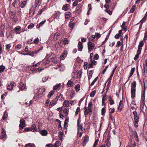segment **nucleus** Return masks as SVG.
<instances>
[{
  "label": "nucleus",
  "instance_id": "nucleus-1",
  "mask_svg": "<svg viewBox=\"0 0 147 147\" xmlns=\"http://www.w3.org/2000/svg\"><path fill=\"white\" fill-rule=\"evenodd\" d=\"M45 91V89L42 87L36 89L35 90V93L38 98H40L45 94L44 92Z\"/></svg>",
  "mask_w": 147,
  "mask_h": 147
},
{
  "label": "nucleus",
  "instance_id": "nucleus-2",
  "mask_svg": "<svg viewBox=\"0 0 147 147\" xmlns=\"http://www.w3.org/2000/svg\"><path fill=\"white\" fill-rule=\"evenodd\" d=\"M59 35V34L58 32H56L53 35H51L48 40L47 42L53 43L55 42L58 40V37Z\"/></svg>",
  "mask_w": 147,
  "mask_h": 147
},
{
  "label": "nucleus",
  "instance_id": "nucleus-3",
  "mask_svg": "<svg viewBox=\"0 0 147 147\" xmlns=\"http://www.w3.org/2000/svg\"><path fill=\"white\" fill-rule=\"evenodd\" d=\"M136 82L134 81L131 83V97L132 98H134L135 97L136 94Z\"/></svg>",
  "mask_w": 147,
  "mask_h": 147
},
{
  "label": "nucleus",
  "instance_id": "nucleus-4",
  "mask_svg": "<svg viewBox=\"0 0 147 147\" xmlns=\"http://www.w3.org/2000/svg\"><path fill=\"white\" fill-rule=\"evenodd\" d=\"M62 95L60 94L59 96H57L54 99L52 100L50 102L49 105V107L51 108L53 106L56 104L58 101V98H60V96L62 97Z\"/></svg>",
  "mask_w": 147,
  "mask_h": 147
},
{
  "label": "nucleus",
  "instance_id": "nucleus-5",
  "mask_svg": "<svg viewBox=\"0 0 147 147\" xmlns=\"http://www.w3.org/2000/svg\"><path fill=\"white\" fill-rule=\"evenodd\" d=\"M84 109V113L85 115L91 114L92 111L91 108L85 107Z\"/></svg>",
  "mask_w": 147,
  "mask_h": 147
},
{
  "label": "nucleus",
  "instance_id": "nucleus-6",
  "mask_svg": "<svg viewBox=\"0 0 147 147\" xmlns=\"http://www.w3.org/2000/svg\"><path fill=\"white\" fill-rule=\"evenodd\" d=\"M88 48L89 52L92 50L94 48V44L91 41H89L88 44Z\"/></svg>",
  "mask_w": 147,
  "mask_h": 147
},
{
  "label": "nucleus",
  "instance_id": "nucleus-7",
  "mask_svg": "<svg viewBox=\"0 0 147 147\" xmlns=\"http://www.w3.org/2000/svg\"><path fill=\"white\" fill-rule=\"evenodd\" d=\"M20 124L19 126V129H22L25 126V120L22 119L20 121Z\"/></svg>",
  "mask_w": 147,
  "mask_h": 147
},
{
  "label": "nucleus",
  "instance_id": "nucleus-8",
  "mask_svg": "<svg viewBox=\"0 0 147 147\" xmlns=\"http://www.w3.org/2000/svg\"><path fill=\"white\" fill-rule=\"evenodd\" d=\"M5 28V26L3 25H2L0 28V34L2 37L4 36Z\"/></svg>",
  "mask_w": 147,
  "mask_h": 147
},
{
  "label": "nucleus",
  "instance_id": "nucleus-9",
  "mask_svg": "<svg viewBox=\"0 0 147 147\" xmlns=\"http://www.w3.org/2000/svg\"><path fill=\"white\" fill-rule=\"evenodd\" d=\"M21 28L19 26H17L14 29V30L16 34H20V32H19L21 31Z\"/></svg>",
  "mask_w": 147,
  "mask_h": 147
},
{
  "label": "nucleus",
  "instance_id": "nucleus-10",
  "mask_svg": "<svg viewBox=\"0 0 147 147\" xmlns=\"http://www.w3.org/2000/svg\"><path fill=\"white\" fill-rule=\"evenodd\" d=\"M40 133L43 136H46L48 134L47 131L45 129L41 130Z\"/></svg>",
  "mask_w": 147,
  "mask_h": 147
},
{
  "label": "nucleus",
  "instance_id": "nucleus-11",
  "mask_svg": "<svg viewBox=\"0 0 147 147\" xmlns=\"http://www.w3.org/2000/svg\"><path fill=\"white\" fill-rule=\"evenodd\" d=\"M20 5V2L18 1L15 0L12 4L13 6L16 7H18Z\"/></svg>",
  "mask_w": 147,
  "mask_h": 147
},
{
  "label": "nucleus",
  "instance_id": "nucleus-12",
  "mask_svg": "<svg viewBox=\"0 0 147 147\" xmlns=\"http://www.w3.org/2000/svg\"><path fill=\"white\" fill-rule=\"evenodd\" d=\"M88 139H89V137L88 136H85L83 143H82L83 145L84 146H85L86 145V143L88 142Z\"/></svg>",
  "mask_w": 147,
  "mask_h": 147
},
{
  "label": "nucleus",
  "instance_id": "nucleus-13",
  "mask_svg": "<svg viewBox=\"0 0 147 147\" xmlns=\"http://www.w3.org/2000/svg\"><path fill=\"white\" fill-rule=\"evenodd\" d=\"M40 50L41 49H38L36 51H34V52H30L28 53V55H29L32 56H34L35 54H37Z\"/></svg>",
  "mask_w": 147,
  "mask_h": 147
},
{
  "label": "nucleus",
  "instance_id": "nucleus-14",
  "mask_svg": "<svg viewBox=\"0 0 147 147\" xmlns=\"http://www.w3.org/2000/svg\"><path fill=\"white\" fill-rule=\"evenodd\" d=\"M74 77L75 78H81V74L79 71L76 72V73L75 72Z\"/></svg>",
  "mask_w": 147,
  "mask_h": 147
},
{
  "label": "nucleus",
  "instance_id": "nucleus-15",
  "mask_svg": "<svg viewBox=\"0 0 147 147\" xmlns=\"http://www.w3.org/2000/svg\"><path fill=\"white\" fill-rule=\"evenodd\" d=\"M15 83L13 82H11L8 85L7 89L10 90L12 89L13 86H14Z\"/></svg>",
  "mask_w": 147,
  "mask_h": 147
},
{
  "label": "nucleus",
  "instance_id": "nucleus-16",
  "mask_svg": "<svg viewBox=\"0 0 147 147\" xmlns=\"http://www.w3.org/2000/svg\"><path fill=\"white\" fill-rule=\"evenodd\" d=\"M67 55V51H65L60 56V58L61 59L63 60L65 59Z\"/></svg>",
  "mask_w": 147,
  "mask_h": 147
},
{
  "label": "nucleus",
  "instance_id": "nucleus-17",
  "mask_svg": "<svg viewBox=\"0 0 147 147\" xmlns=\"http://www.w3.org/2000/svg\"><path fill=\"white\" fill-rule=\"evenodd\" d=\"M70 104V102L68 100H65L63 103V105L65 107H69Z\"/></svg>",
  "mask_w": 147,
  "mask_h": 147
},
{
  "label": "nucleus",
  "instance_id": "nucleus-18",
  "mask_svg": "<svg viewBox=\"0 0 147 147\" xmlns=\"http://www.w3.org/2000/svg\"><path fill=\"white\" fill-rule=\"evenodd\" d=\"M19 88L20 89L23 90L26 89L25 85L22 82H21L20 84Z\"/></svg>",
  "mask_w": 147,
  "mask_h": 147
},
{
  "label": "nucleus",
  "instance_id": "nucleus-19",
  "mask_svg": "<svg viewBox=\"0 0 147 147\" xmlns=\"http://www.w3.org/2000/svg\"><path fill=\"white\" fill-rule=\"evenodd\" d=\"M78 49L79 51H81L83 48V45L82 43L81 42H79L78 44Z\"/></svg>",
  "mask_w": 147,
  "mask_h": 147
},
{
  "label": "nucleus",
  "instance_id": "nucleus-20",
  "mask_svg": "<svg viewBox=\"0 0 147 147\" xmlns=\"http://www.w3.org/2000/svg\"><path fill=\"white\" fill-rule=\"evenodd\" d=\"M145 89H144L143 92L142 93V102L143 103L144 102V101L145 100Z\"/></svg>",
  "mask_w": 147,
  "mask_h": 147
},
{
  "label": "nucleus",
  "instance_id": "nucleus-21",
  "mask_svg": "<svg viewBox=\"0 0 147 147\" xmlns=\"http://www.w3.org/2000/svg\"><path fill=\"white\" fill-rule=\"evenodd\" d=\"M147 13V12L146 13V14ZM146 15H145V16L144 17V18L142 19L140 21V22H141V24H140V26L139 27V30H140L141 28L142 27V24L146 20Z\"/></svg>",
  "mask_w": 147,
  "mask_h": 147
},
{
  "label": "nucleus",
  "instance_id": "nucleus-22",
  "mask_svg": "<svg viewBox=\"0 0 147 147\" xmlns=\"http://www.w3.org/2000/svg\"><path fill=\"white\" fill-rule=\"evenodd\" d=\"M31 129V131L33 132L37 131L36 126L35 124H33L32 125Z\"/></svg>",
  "mask_w": 147,
  "mask_h": 147
},
{
  "label": "nucleus",
  "instance_id": "nucleus-23",
  "mask_svg": "<svg viewBox=\"0 0 147 147\" xmlns=\"http://www.w3.org/2000/svg\"><path fill=\"white\" fill-rule=\"evenodd\" d=\"M69 111V110L66 108L64 109L63 111V113L65 114V116H66V117H67V116L68 114Z\"/></svg>",
  "mask_w": 147,
  "mask_h": 147
},
{
  "label": "nucleus",
  "instance_id": "nucleus-24",
  "mask_svg": "<svg viewBox=\"0 0 147 147\" xmlns=\"http://www.w3.org/2000/svg\"><path fill=\"white\" fill-rule=\"evenodd\" d=\"M123 106V102L122 101H120L119 102V106L118 107V109L121 111L122 108Z\"/></svg>",
  "mask_w": 147,
  "mask_h": 147
},
{
  "label": "nucleus",
  "instance_id": "nucleus-25",
  "mask_svg": "<svg viewBox=\"0 0 147 147\" xmlns=\"http://www.w3.org/2000/svg\"><path fill=\"white\" fill-rule=\"evenodd\" d=\"M74 84L73 82H72L70 80H69L68 81L67 84L68 87H71L73 86Z\"/></svg>",
  "mask_w": 147,
  "mask_h": 147
},
{
  "label": "nucleus",
  "instance_id": "nucleus-26",
  "mask_svg": "<svg viewBox=\"0 0 147 147\" xmlns=\"http://www.w3.org/2000/svg\"><path fill=\"white\" fill-rule=\"evenodd\" d=\"M42 0H35V5L36 7L37 5H40L41 3Z\"/></svg>",
  "mask_w": 147,
  "mask_h": 147
},
{
  "label": "nucleus",
  "instance_id": "nucleus-27",
  "mask_svg": "<svg viewBox=\"0 0 147 147\" xmlns=\"http://www.w3.org/2000/svg\"><path fill=\"white\" fill-rule=\"evenodd\" d=\"M61 42L59 41L57 42L56 43L55 47L56 48H60L61 47Z\"/></svg>",
  "mask_w": 147,
  "mask_h": 147
},
{
  "label": "nucleus",
  "instance_id": "nucleus-28",
  "mask_svg": "<svg viewBox=\"0 0 147 147\" xmlns=\"http://www.w3.org/2000/svg\"><path fill=\"white\" fill-rule=\"evenodd\" d=\"M96 38L94 35H92L89 38V41H94L95 40Z\"/></svg>",
  "mask_w": 147,
  "mask_h": 147
},
{
  "label": "nucleus",
  "instance_id": "nucleus-29",
  "mask_svg": "<svg viewBox=\"0 0 147 147\" xmlns=\"http://www.w3.org/2000/svg\"><path fill=\"white\" fill-rule=\"evenodd\" d=\"M50 62V61L49 59H46L45 61L43 62L42 63V65H45L47 64H49Z\"/></svg>",
  "mask_w": 147,
  "mask_h": 147
},
{
  "label": "nucleus",
  "instance_id": "nucleus-30",
  "mask_svg": "<svg viewBox=\"0 0 147 147\" xmlns=\"http://www.w3.org/2000/svg\"><path fill=\"white\" fill-rule=\"evenodd\" d=\"M75 88L76 91L78 92L80 89V86L79 84H77L75 86Z\"/></svg>",
  "mask_w": 147,
  "mask_h": 147
},
{
  "label": "nucleus",
  "instance_id": "nucleus-31",
  "mask_svg": "<svg viewBox=\"0 0 147 147\" xmlns=\"http://www.w3.org/2000/svg\"><path fill=\"white\" fill-rule=\"evenodd\" d=\"M92 74L93 72L92 71H90L88 73V78L89 80L92 77Z\"/></svg>",
  "mask_w": 147,
  "mask_h": 147
},
{
  "label": "nucleus",
  "instance_id": "nucleus-32",
  "mask_svg": "<svg viewBox=\"0 0 147 147\" xmlns=\"http://www.w3.org/2000/svg\"><path fill=\"white\" fill-rule=\"evenodd\" d=\"M135 70V68L134 67L132 69H131L130 72V76L129 77H131L132 75H133L134 71Z\"/></svg>",
  "mask_w": 147,
  "mask_h": 147
},
{
  "label": "nucleus",
  "instance_id": "nucleus-33",
  "mask_svg": "<svg viewBox=\"0 0 147 147\" xmlns=\"http://www.w3.org/2000/svg\"><path fill=\"white\" fill-rule=\"evenodd\" d=\"M55 91L53 90H52L50 91L48 95V97L49 98L51 97L54 94Z\"/></svg>",
  "mask_w": 147,
  "mask_h": 147
},
{
  "label": "nucleus",
  "instance_id": "nucleus-34",
  "mask_svg": "<svg viewBox=\"0 0 147 147\" xmlns=\"http://www.w3.org/2000/svg\"><path fill=\"white\" fill-rule=\"evenodd\" d=\"M60 144V142L59 141H57L55 143L54 147H59Z\"/></svg>",
  "mask_w": 147,
  "mask_h": 147
},
{
  "label": "nucleus",
  "instance_id": "nucleus-35",
  "mask_svg": "<svg viewBox=\"0 0 147 147\" xmlns=\"http://www.w3.org/2000/svg\"><path fill=\"white\" fill-rule=\"evenodd\" d=\"M69 42V41L67 38H65L63 40V44L64 45H65L68 44Z\"/></svg>",
  "mask_w": 147,
  "mask_h": 147
},
{
  "label": "nucleus",
  "instance_id": "nucleus-36",
  "mask_svg": "<svg viewBox=\"0 0 147 147\" xmlns=\"http://www.w3.org/2000/svg\"><path fill=\"white\" fill-rule=\"evenodd\" d=\"M46 21V20H45L41 22L39 24H37V26L38 27V28H39L41 26H42V25L45 24Z\"/></svg>",
  "mask_w": 147,
  "mask_h": 147
},
{
  "label": "nucleus",
  "instance_id": "nucleus-37",
  "mask_svg": "<svg viewBox=\"0 0 147 147\" xmlns=\"http://www.w3.org/2000/svg\"><path fill=\"white\" fill-rule=\"evenodd\" d=\"M68 9V5L67 4H65L62 7V9L65 11H67Z\"/></svg>",
  "mask_w": 147,
  "mask_h": 147
},
{
  "label": "nucleus",
  "instance_id": "nucleus-38",
  "mask_svg": "<svg viewBox=\"0 0 147 147\" xmlns=\"http://www.w3.org/2000/svg\"><path fill=\"white\" fill-rule=\"evenodd\" d=\"M136 6L135 5H134L132 6V7L130 9V12L131 13H133L134 12V11L136 9Z\"/></svg>",
  "mask_w": 147,
  "mask_h": 147
},
{
  "label": "nucleus",
  "instance_id": "nucleus-39",
  "mask_svg": "<svg viewBox=\"0 0 147 147\" xmlns=\"http://www.w3.org/2000/svg\"><path fill=\"white\" fill-rule=\"evenodd\" d=\"M61 85V84L59 83L58 84H57L55 86H54L53 87V90H56Z\"/></svg>",
  "mask_w": 147,
  "mask_h": 147
},
{
  "label": "nucleus",
  "instance_id": "nucleus-40",
  "mask_svg": "<svg viewBox=\"0 0 147 147\" xmlns=\"http://www.w3.org/2000/svg\"><path fill=\"white\" fill-rule=\"evenodd\" d=\"M96 90H94L92 91L90 94V96L91 97H93L94 96V95L96 94Z\"/></svg>",
  "mask_w": 147,
  "mask_h": 147
},
{
  "label": "nucleus",
  "instance_id": "nucleus-41",
  "mask_svg": "<svg viewBox=\"0 0 147 147\" xmlns=\"http://www.w3.org/2000/svg\"><path fill=\"white\" fill-rule=\"evenodd\" d=\"M39 38H37L34 39V44H36L39 43Z\"/></svg>",
  "mask_w": 147,
  "mask_h": 147
},
{
  "label": "nucleus",
  "instance_id": "nucleus-42",
  "mask_svg": "<svg viewBox=\"0 0 147 147\" xmlns=\"http://www.w3.org/2000/svg\"><path fill=\"white\" fill-rule=\"evenodd\" d=\"M144 43L143 41H141L139 43L138 47L139 48H142L143 46Z\"/></svg>",
  "mask_w": 147,
  "mask_h": 147
},
{
  "label": "nucleus",
  "instance_id": "nucleus-43",
  "mask_svg": "<svg viewBox=\"0 0 147 147\" xmlns=\"http://www.w3.org/2000/svg\"><path fill=\"white\" fill-rule=\"evenodd\" d=\"M5 69V67L3 65L0 66V73L3 72Z\"/></svg>",
  "mask_w": 147,
  "mask_h": 147
},
{
  "label": "nucleus",
  "instance_id": "nucleus-44",
  "mask_svg": "<svg viewBox=\"0 0 147 147\" xmlns=\"http://www.w3.org/2000/svg\"><path fill=\"white\" fill-rule=\"evenodd\" d=\"M42 123L41 122H38V128L40 130L41 129Z\"/></svg>",
  "mask_w": 147,
  "mask_h": 147
},
{
  "label": "nucleus",
  "instance_id": "nucleus-45",
  "mask_svg": "<svg viewBox=\"0 0 147 147\" xmlns=\"http://www.w3.org/2000/svg\"><path fill=\"white\" fill-rule=\"evenodd\" d=\"M106 96H105L103 95L102 98V105H103V104L104 103V102L107 99L106 98Z\"/></svg>",
  "mask_w": 147,
  "mask_h": 147
},
{
  "label": "nucleus",
  "instance_id": "nucleus-46",
  "mask_svg": "<svg viewBox=\"0 0 147 147\" xmlns=\"http://www.w3.org/2000/svg\"><path fill=\"white\" fill-rule=\"evenodd\" d=\"M50 100L49 99H47L46 100V101L45 102V105L46 107H48V105L49 103L50 102Z\"/></svg>",
  "mask_w": 147,
  "mask_h": 147
},
{
  "label": "nucleus",
  "instance_id": "nucleus-47",
  "mask_svg": "<svg viewBox=\"0 0 147 147\" xmlns=\"http://www.w3.org/2000/svg\"><path fill=\"white\" fill-rule=\"evenodd\" d=\"M22 47V45L20 44H18L15 47V48L17 50H19Z\"/></svg>",
  "mask_w": 147,
  "mask_h": 147
},
{
  "label": "nucleus",
  "instance_id": "nucleus-48",
  "mask_svg": "<svg viewBox=\"0 0 147 147\" xmlns=\"http://www.w3.org/2000/svg\"><path fill=\"white\" fill-rule=\"evenodd\" d=\"M105 107L103 108L101 110V114L102 115H105Z\"/></svg>",
  "mask_w": 147,
  "mask_h": 147
},
{
  "label": "nucleus",
  "instance_id": "nucleus-49",
  "mask_svg": "<svg viewBox=\"0 0 147 147\" xmlns=\"http://www.w3.org/2000/svg\"><path fill=\"white\" fill-rule=\"evenodd\" d=\"M96 38L97 39L100 36V35L98 33H96L94 35Z\"/></svg>",
  "mask_w": 147,
  "mask_h": 147
},
{
  "label": "nucleus",
  "instance_id": "nucleus-50",
  "mask_svg": "<svg viewBox=\"0 0 147 147\" xmlns=\"http://www.w3.org/2000/svg\"><path fill=\"white\" fill-rule=\"evenodd\" d=\"M45 10V8H42L39 11L38 14L39 15H41L42 12L44 11Z\"/></svg>",
  "mask_w": 147,
  "mask_h": 147
},
{
  "label": "nucleus",
  "instance_id": "nucleus-51",
  "mask_svg": "<svg viewBox=\"0 0 147 147\" xmlns=\"http://www.w3.org/2000/svg\"><path fill=\"white\" fill-rule=\"evenodd\" d=\"M98 140H96V141H95V142H94V144L93 145V147H96V146L98 144Z\"/></svg>",
  "mask_w": 147,
  "mask_h": 147
},
{
  "label": "nucleus",
  "instance_id": "nucleus-52",
  "mask_svg": "<svg viewBox=\"0 0 147 147\" xmlns=\"http://www.w3.org/2000/svg\"><path fill=\"white\" fill-rule=\"evenodd\" d=\"M26 4V1H24L21 3V6L22 7H23L25 6Z\"/></svg>",
  "mask_w": 147,
  "mask_h": 147
},
{
  "label": "nucleus",
  "instance_id": "nucleus-53",
  "mask_svg": "<svg viewBox=\"0 0 147 147\" xmlns=\"http://www.w3.org/2000/svg\"><path fill=\"white\" fill-rule=\"evenodd\" d=\"M69 27L71 28L72 29L73 28L74 26V24L73 23H69Z\"/></svg>",
  "mask_w": 147,
  "mask_h": 147
},
{
  "label": "nucleus",
  "instance_id": "nucleus-54",
  "mask_svg": "<svg viewBox=\"0 0 147 147\" xmlns=\"http://www.w3.org/2000/svg\"><path fill=\"white\" fill-rule=\"evenodd\" d=\"M147 39V31H146L144 34V40L146 41Z\"/></svg>",
  "mask_w": 147,
  "mask_h": 147
},
{
  "label": "nucleus",
  "instance_id": "nucleus-55",
  "mask_svg": "<svg viewBox=\"0 0 147 147\" xmlns=\"http://www.w3.org/2000/svg\"><path fill=\"white\" fill-rule=\"evenodd\" d=\"M142 49V48H139L138 47V49L137 51V54H139V55L141 53Z\"/></svg>",
  "mask_w": 147,
  "mask_h": 147
},
{
  "label": "nucleus",
  "instance_id": "nucleus-56",
  "mask_svg": "<svg viewBox=\"0 0 147 147\" xmlns=\"http://www.w3.org/2000/svg\"><path fill=\"white\" fill-rule=\"evenodd\" d=\"M80 108L78 107L76 109V111L75 112L76 115H77L78 114V113L80 112Z\"/></svg>",
  "mask_w": 147,
  "mask_h": 147
},
{
  "label": "nucleus",
  "instance_id": "nucleus-57",
  "mask_svg": "<svg viewBox=\"0 0 147 147\" xmlns=\"http://www.w3.org/2000/svg\"><path fill=\"white\" fill-rule=\"evenodd\" d=\"M105 12H106L107 13H108L110 15H111L112 13V12L110 11V10H109L107 9L106 10H105Z\"/></svg>",
  "mask_w": 147,
  "mask_h": 147
},
{
  "label": "nucleus",
  "instance_id": "nucleus-58",
  "mask_svg": "<svg viewBox=\"0 0 147 147\" xmlns=\"http://www.w3.org/2000/svg\"><path fill=\"white\" fill-rule=\"evenodd\" d=\"M134 122H138L139 121V117L138 116L134 117Z\"/></svg>",
  "mask_w": 147,
  "mask_h": 147
},
{
  "label": "nucleus",
  "instance_id": "nucleus-59",
  "mask_svg": "<svg viewBox=\"0 0 147 147\" xmlns=\"http://www.w3.org/2000/svg\"><path fill=\"white\" fill-rule=\"evenodd\" d=\"M90 61H91V63H92V64H93V65H96V61H94V60H91V59H90Z\"/></svg>",
  "mask_w": 147,
  "mask_h": 147
},
{
  "label": "nucleus",
  "instance_id": "nucleus-60",
  "mask_svg": "<svg viewBox=\"0 0 147 147\" xmlns=\"http://www.w3.org/2000/svg\"><path fill=\"white\" fill-rule=\"evenodd\" d=\"M139 55L138 54H137L135 56L134 59L135 60H136L139 57Z\"/></svg>",
  "mask_w": 147,
  "mask_h": 147
},
{
  "label": "nucleus",
  "instance_id": "nucleus-61",
  "mask_svg": "<svg viewBox=\"0 0 147 147\" xmlns=\"http://www.w3.org/2000/svg\"><path fill=\"white\" fill-rule=\"evenodd\" d=\"M98 55L97 54H96L94 55V59L95 60H97L98 59Z\"/></svg>",
  "mask_w": 147,
  "mask_h": 147
},
{
  "label": "nucleus",
  "instance_id": "nucleus-62",
  "mask_svg": "<svg viewBox=\"0 0 147 147\" xmlns=\"http://www.w3.org/2000/svg\"><path fill=\"white\" fill-rule=\"evenodd\" d=\"M6 49L8 51H9V49L10 48L11 46L9 44H7L6 45Z\"/></svg>",
  "mask_w": 147,
  "mask_h": 147
},
{
  "label": "nucleus",
  "instance_id": "nucleus-63",
  "mask_svg": "<svg viewBox=\"0 0 147 147\" xmlns=\"http://www.w3.org/2000/svg\"><path fill=\"white\" fill-rule=\"evenodd\" d=\"M34 25L33 24H31L28 26V28L29 29L32 28L33 27H34Z\"/></svg>",
  "mask_w": 147,
  "mask_h": 147
},
{
  "label": "nucleus",
  "instance_id": "nucleus-64",
  "mask_svg": "<svg viewBox=\"0 0 147 147\" xmlns=\"http://www.w3.org/2000/svg\"><path fill=\"white\" fill-rule=\"evenodd\" d=\"M34 146V144H29L26 146V147H32Z\"/></svg>",
  "mask_w": 147,
  "mask_h": 147
}]
</instances>
